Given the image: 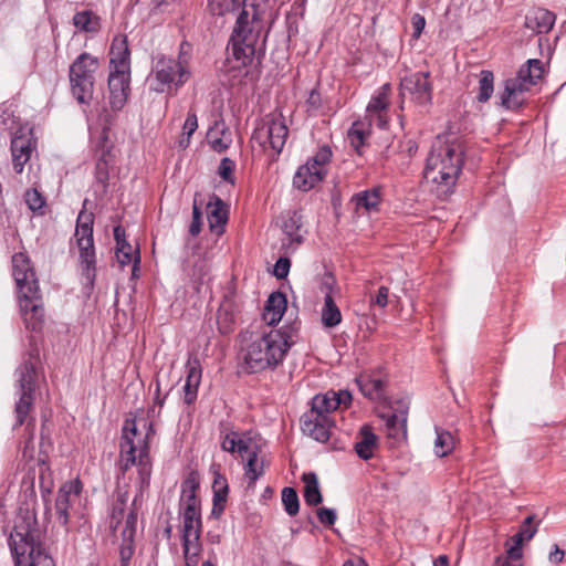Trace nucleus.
Wrapping results in <instances>:
<instances>
[{"instance_id":"nucleus-1","label":"nucleus","mask_w":566,"mask_h":566,"mask_svg":"<svg viewBox=\"0 0 566 566\" xmlns=\"http://www.w3.org/2000/svg\"><path fill=\"white\" fill-rule=\"evenodd\" d=\"M264 0H209L213 15L235 19L230 38L232 57L240 66L249 65L256 52V45L264 29Z\"/></svg>"},{"instance_id":"nucleus-2","label":"nucleus","mask_w":566,"mask_h":566,"mask_svg":"<svg viewBox=\"0 0 566 566\" xmlns=\"http://www.w3.org/2000/svg\"><path fill=\"white\" fill-rule=\"evenodd\" d=\"M292 345L291 334L281 328L251 337L242 347L244 367L250 373L274 370L282 365Z\"/></svg>"},{"instance_id":"nucleus-3","label":"nucleus","mask_w":566,"mask_h":566,"mask_svg":"<svg viewBox=\"0 0 566 566\" xmlns=\"http://www.w3.org/2000/svg\"><path fill=\"white\" fill-rule=\"evenodd\" d=\"M463 165V149L459 142L437 137L431 145L423 170L424 179L447 193L454 185Z\"/></svg>"},{"instance_id":"nucleus-4","label":"nucleus","mask_w":566,"mask_h":566,"mask_svg":"<svg viewBox=\"0 0 566 566\" xmlns=\"http://www.w3.org/2000/svg\"><path fill=\"white\" fill-rule=\"evenodd\" d=\"M198 484L187 479L181 485L182 549L186 566H197L201 552V509L197 497Z\"/></svg>"},{"instance_id":"nucleus-5","label":"nucleus","mask_w":566,"mask_h":566,"mask_svg":"<svg viewBox=\"0 0 566 566\" xmlns=\"http://www.w3.org/2000/svg\"><path fill=\"white\" fill-rule=\"evenodd\" d=\"M130 51L126 35L114 36L109 49L108 103L120 111L130 92Z\"/></svg>"},{"instance_id":"nucleus-6","label":"nucleus","mask_w":566,"mask_h":566,"mask_svg":"<svg viewBox=\"0 0 566 566\" xmlns=\"http://www.w3.org/2000/svg\"><path fill=\"white\" fill-rule=\"evenodd\" d=\"M189 60L190 57L184 52V44L178 57H158L154 62L147 78L149 90L160 94H177L192 75Z\"/></svg>"},{"instance_id":"nucleus-7","label":"nucleus","mask_w":566,"mask_h":566,"mask_svg":"<svg viewBox=\"0 0 566 566\" xmlns=\"http://www.w3.org/2000/svg\"><path fill=\"white\" fill-rule=\"evenodd\" d=\"M12 274L17 284L18 303L25 327L35 328V272L24 253L12 256Z\"/></svg>"},{"instance_id":"nucleus-8","label":"nucleus","mask_w":566,"mask_h":566,"mask_svg":"<svg viewBox=\"0 0 566 566\" xmlns=\"http://www.w3.org/2000/svg\"><path fill=\"white\" fill-rule=\"evenodd\" d=\"M289 137V127L281 113H271L265 115L255 126L251 136L253 150L259 147V151L266 154L275 159L282 153Z\"/></svg>"},{"instance_id":"nucleus-9","label":"nucleus","mask_w":566,"mask_h":566,"mask_svg":"<svg viewBox=\"0 0 566 566\" xmlns=\"http://www.w3.org/2000/svg\"><path fill=\"white\" fill-rule=\"evenodd\" d=\"M137 465L143 478L149 479L147 436L137 431L135 420H126L120 439V469L125 472Z\"/></svg>"},{"instance_id":"nucleus-10","label":"nucleus","mask_w":566,"mask_h":566,"mask_svg":"<svg viewBox=\"0 0 566 566\" xmlns=\"http://www.w3.org/2000/svg\"><path fill=\"white\" fill-rule=\"evenodd\" d=\"M544 74V65L538 59H530L514 78L505 81L502 93V105L517 108L524 103V93L528 92Z\"/></svg>"},{"instance_id":"nucleus-11","label":"nucleus","mask_w":566,"mask_h":566,"mask_svg":"<svg viewBox=\"0 0 566 566\" xmlns=\"http://www.w3.org/2000/svg\"><path fill=\"white\" fill-rule=\"evenodd\" d=\"M98 66V59L86 52L80 54L70 65L71 90L78 103L85 104L92 98Z\"/></svg>"},{"instance_id":"nucleus-12","label":"nucleus","mask_w":566,"mask_h":566,"mask_svg":"<svg viewBox=\"0 0 566 566\" xmlns=\"http://www.w3.org/2000/svg\"><path fill=\"white\" fill-rule=\"evenodd\" d=\"M93 224V213L82 209L77 216L74 239L80 252L83 275L90 284H92L95 277L96 270Z\"/></svg>"},{"instance_id":"nucleus-13","label":"nucleus","mask_w":566,"mask_h":566,"mask_svg":"<svg viewBox=\"0 0 566 566\" xmlns=\"http://www.w3.org/2000/svg\"><path fill=\"white\" fill-rule=\"evenodd\" d=\"M9 546L14 566H35V535L30 523L14 526L10 534Z\"/></svg>"},{"instance_id":"nucleus-14","label":"nucleus","mask_w":566,"mask_h":566,"mask_svg":"<svg viewBox=\"0 0 566 566\" xmlns=\"http://www.w3.org/2000/svg\"><path fill=\"white\" fill-rule=\"evenodd\" d=\"M400 96L409 97L417 105L426 106L432 102L433 86L430 72H413L400 81Z\"/></svg>"},{"instance_id":"nucleus-15","label":"nucleus","mask_w":566,"mask_h":566,"mask_svg":"<svg viewBox=\"0 0 566 566\" xmlns=\"http://www.w3.org/2000/svg\"><path fill=\"white\" fill-rule=\"evenodd\" d=\"M34 370L35 365L32 361V355H29L28 360H25L20 368L18 369L19 375V384L22 391L20 400L15 406V413L18 424H22L25 416L28 415L30 407L33 401V390H34Z\"/></svg>"},{"instance_id":"nucleus-16","label":"nucleus","mask_w":566,"mask_h":566,"mask_svg":"<svg viewBox=\"0 0 566 566\" xmlns=\"http://www.w3.org/2000/svg\"><path fill=\"white\" fill-rule=\"evenodd\" d=\"M389 92L390 85L384 84L376 94L371 97L367 105V118L369 124H376L379 128H386L387 120V108L389 105Z\"/></svg>"},{"instance_id":"nucleus-17","label":"nucleus","mask_w":566,"mask_h":566,"mask_svg":"<svg viewBox=\"0 0 566 566\" xmlns=\"http://www.w3.org/2000/svg\"><path fill=\"white\" fill-rule=\"evenodd\" d=\"M302 430L318 442L329 439L332 421L328 416H319L315 412H305L301 418Z\"/></svg>"},{"instance_id":"nucleus-18","label":"nucleus","mask_w":566,"mask_h":566,"mask_svg":"<svg viewBox=\"0 0 566 566\" xmlns=\"http://www.w3.org/2000/svg\"><path fill=\"white\" fill-rule=\"evenodd\" d=\"M81 489L82 485L78 480L69 481L61 486L54 504L60 524H67L70 504L78 496Z\"/></svg>"},{"instance_id":"nucleus-19","label":"nucleus","mask_w":566,"mask_h":566,"mask_svg":"<svg viewBox=\"0 0 566 566\" xmlns=\"http://www.w3.org/2000/svg\"><path fill=\"white\" fill-rule=\"evenodd\" d=\"M260 447L256 443L242 454L244 475L249 480V485H254L259 478L264 473V459L260 457Z\"/></svg>"},{"instance_id":"nucleus-20","label":"nucleus","mask_w":566,"mask_h":566,"mask_svg":"<svg viewBox=\"0 0 566 566\" xmlns=\"http://www.w3.org/2000/svg\"><path fill=\"white\" fill-rule=\"evenodd\" d=\"M228 207L217 196H213L207 205L209 227L216 234H221L228 221Z\"/></svg>"},{"instance_id":"nucleus-21","label":"nucleus","mask_w":566,"mask_h":566,"mask_svg":"<svg viewBox=\"0 0 566 566\" xmlns=\"http://www.w3.org/2000/svg\"><path fill=\"white\" fill-rule=\"evenodd\" d=\"M555 24V14L546 9L536 8L525 17V27L537 34L548 33Z\"/></svg>"},{"instance_id":"nucleus-22","label":"nucleus","mask_w":566,"mask_h":566,"mask_svg":"<svg viewBox=\"0 0 566 566\" xmlns=\"http://www.w3.org/2000/svg\"><path fill=\"white\" fill-rule=\"evenodd\" d=\"M407 417L408 405L401 401L399 409L386 417V428L389 437L396 440L407 437Z\"/></svg>"},{"instance_id":"nucleus-23","label":"nucleus","mask_w":566,"mask_h":566,"mask_svg":"<svg viewBox=\"0 0 566 566\" xmlns=\"http://www.w3.org/2000/svg\"><path fill=\"white\" fill-rule=\"evenodd\" d=\"M325 176L317 170L313 165L306 161L296 170L293 185L302 191H308L323 180Z\"/></svg>"},{"instance_id":"nucleus-24","label":"nucleus","mask_w":566,"mask_h":566,"mask_svg":"<svg viewBox=\"0 0 566 566\" xmlns=\"http://www.w3.org/2000/svg\"><path fill=\"white\" fill-rule=\"evenodd\" d=\"M286 304L287 302L284 294L280 292L270 294L262 313L263 321L269 326L277 324L282 319Z\"/></svg>"},{"instance_id":"nucleus-25","label":"nucleus","mask_w":566,"mask_h":566,"mask_svg":"<svg viewBox=\"0 0 566 566\" xmlns=\"http://www.w3.org/2000/svg\"><path fill=\"white\" fill-rule=\"evenodd\" d=\"M187 375L184 385L185 402L191 405L197 399L198 387L201 381V367L197 359L188 361Z\"/></svg>"},{"instance_id":"nucleus-26","label":"nucleus","mask_w":566,"mask_h":566,"mask_svg":"<svg viewBox=\"0 0 566 566\" xmlns=\"http://www.w3.org/2000/svg\"><path fill=\"white\" fill-rule=\"evenodd\" d=\"M377 443V436L373 432L369 426L365 424L358 432L354 449L360 459L369 460L374 455V450L376 449Z\"/></svg>"},{"instance_id":"nucleus-27","label":"nucleus","mask_w":566,"mask_h":566,"mask_svg":"<svg viewBox=\"0 0 566 566\" xmlns=\"http://www.w3.org/2000/svg\"><path fill=\"white\" fill-rule=\"evenodd\" d=\"M352 201L358 213L377 212L381 201L380 191L377 188L360 191L353 197Z\"/></svg>"},{"instance_id":"nucleus-28","label":"nucleus","mask_w":566,"mask_h":566,"mask_svg":"<svg viewBox=\"0 0 566 566\" xmlns=\"http://www.w3.org/2000/svg\"><path fill=\"white\" fill-rule=\"evenodd\" d=\"M356 382L363 395L370 399L379 398L382 395L385 381L377 374L363 373L356 378Z\"/></svg>"},{"instance_id":"nucleus-29","label":"nucleus","mask_w":566,"mask_h":566,"mask_svg":"<svg viewBox=\"0 0 566 566\" xmlns=\"http://www.w3.org/2000/svg\"><path fill=\"white\" fill-rule=\"evenodd\" d=\"M30 140L23 136H14L11 140L13 168L18 174L23 171L24 164L30 159Z\"/></svg>"},{"instance_id":"nucleus-30","label":"nucleus","mask_w":566,"mask_h":566,"mask_svg":"<svg viewBox=\"0 0 566 566\" xmlns=\"http://www.w3.org/2000/svg\"><path fill=\"white\" fill-rule=\"evenodd\" d=\"M38 471L40 475L45 514H49L51 512V507L49 506L48 495L51 493L54 486V473L51 470L49 461L42 458H38Z\"/></svg>"},{"instance_id":"nucleus-31","label":"nucleus","mask_w":566,"mask_h":566,"mask_svg":"<svg viewBox=\"0 0 566 566\" xmlns=\"http://www.w3.org/2000/svg\"><path fill=\"white\" fill-rule=\"evenodd\" d=\"M321 321L325 328H334L342 323V313L335 303L331 292L324 296V304L321 308Z\"/></svg>"},{"instance_id":"nucleus-32","label":"nucleus","mask_w":566,"mask_h":566,"mask_svg":"<svg viewBox=\"0 0 566 566\" xmlns=\"http://www.w3.org/2000/svg\"><path fill=\"white\" fill-rule=\"evenodd\" d=\"M73 24L81 32L96 33L101 29V19L93 11L84 10L74 14Z\"/></svg>"},{"instance_id":"nucleus-33","label":"nucleus","mask_w":566,"mask_h":566,"mask_svg":"<svg viewBox=\"0 0 566 566\" xmlns=\"http://www.w3.org/2000/svg\"><path fill=\"white\" fill-rule=\"evenodd\" d=\"M137 528V514L135 512H129L124 522V527L120 531V535L123 537V542L127 544V553L126 549L123 548L120 554L123 559H128L132 554V544L136 534Z\"/></svg>"},{"instance_id":"nucleus-34","label":"nucleus","mask_w":566,"mask_h":566,"mask_svg":"<svg viewBox=\"0 0 566 566\" xmlns=\"http://www.w3.org/2000/svg\"><path fill=\"white\" fill-rule=\"evenodd\" d=\"M371 124H366L361 120L354 122L350 126L347 138L349 144L355 148V150L359 154L360 148L365 145L367 137L369 135V126Z\"/></svg>"},{"instance_id":"nucleus-35","label":"nucleus","mask_w":566,"mask_h":566,"mask_svg":"<svg viewBox=\"0 0 566 566\" xmlns=\"http://www.w3.org/2000/svg\"><path fill=\"white\" fill-rule=\"evenodd\" d=\"M250 439L239 437L238 432L231 431L226 434L221 442V448L227 452H238L240 457L248 452V449L252 446Z\"/></svg>"},{"instance_id":"nucleus-36","label":"nucleus","mask_w":566,"mask_h":566,"mask_svg":"<svg viewBox=\"0 0 566 566\" xmlns=\"http://www.w3.org/2000/svg\"><path fill=\"white\" fill-rule=\"evenodd\" d=\"M305 483L304 500L307 505H317L323 501V496L319 491L318 481L314 473H305L303 475Z\"/></svg>"},{"instance_id":"nucleus-37","label":"nucleus","mask_w":566,"mask_h":566,"mask_svg":"<svg viewBox=\"0 0 566 566\" xmlns=\"http://www.w3.org/2000/svg\"><path fill=\"white\" fill-rule=\"evenodd\" d=\"M455 446L454 437L439 427H436L434 453L442 458L452 452Z\"/></svg>"},{"instance_id":"nucleus-38","label":"nucleus","mask_w":566,"mask_h":566,"mask_svg":"<svg viewBox=\"0 0 566 566\" xmlns=\"http://www.w3.org/2000/svg\"><path fill=\"white\" fill-rule=\"evenodd\" d=\"M333 410H336L334 403V391H327L314 396L312 399V408L308 412H315L319 416H328Z\"/></svg>"},{"instance_id":"nucleus-39","label":"nucleus","mask_w":566,"mask_h":566,"mask_svg":"<svg viewBox=\"0 0 566 566\" xmlns=\"http://www.w3.org/2000/svg\"><path fill=\"white\" fill-rule=\"evenodd\" d=\"M115 256L120 268L133 263V274L135 275V272L138 269L139 256L138 254H135V251L129 243H120V245H117Z\"/></svg>"},{"instance_id":"nucleus-40","label":"nucleus","mask_w":566,"mask_h":566,"mask_svg":"<svg viewBox=\"0 0 566 566\" xmlns=\"http://www.w3.org/2000/svg\"><path fill=\"white\" fill-rule=\"evenodd\" d=\"M494 91V75L491 71L483 70L479 78V94L478 101L481 103L488 102Z\"/></svg>"},{"instance_id":"nucleus-41","label":"nucleus","mask_w":566,"mask_h":566,"mask_svg":"<svg viewBox=\"0 0 566 566\" xmlns=\"http://www.w3.org/2000/svg\"><path fill=\"white\" fill-rule=\"evenodd\" d=\"M213 510L212 513L217 512V506L220 505L219 511L223 510V504L227 501L228 484L223 476L218 475L213 482Z\"/></svg>"},{"instance_id":"nucleus-42","label":"nucleus","mask_w":566,"mask_h":566,"mask_svg":"<svg viewBox=\"0 0 566 566\" xmlns=\"http://www.w3.org/2000/svg\"><path fill=\"white\" fill-rule=\"evenodd\" d=\"M282 503L285 512L290 516H294L298 513L300 501L297 493L293 488H284L282 490Z\"/></svg>"},{"instance_id":"nucleus-43","label":"nucleus","mask_w":566,"mask_h":566,"mask_svg":"<svg viewBox=\"0 0 566 566\" xmlns=\"http://www.w3.org/2000/svg\"><path fill=\"white\" fill-rule=\"evenodd\" d=\"M512 545H510L506 549L507 560H504L501 557L496 558V564L499 566H504L506 563L511 566H517L515 562H518L522 558V545L520 541L515 539L514 537L511 538Z\"/></svg>"},{"instance_id":"nucleus-44","label":"nucleus","mask_w":566,"mask_h":566,"mask_svg":"<svg viewBox=\"0 0 566 566\" xmlns=\"http://www.w3.org/2000/svg\"><path fill=\"white\" fill-rule=\"evenodd\" d=\"M332 158V150L329 147L324 146L318 149V151L310 158L307 161L313 165L317 170L325 176L326 175V165L329 163Z\"/></svg>"},{"instance_id":"nucleus-45","label":"nucleus","mask_w":566,"mask_h":566,"mask_svg":"<svg viewBox=\"0 0 566 566\" xmlns=\"http://www.w3.org/2000/svg\"><path fill=\"white\" fill-rule=\"evenodd\" d=\"M533 517L528 516L521 526V530L513 536L515 539L523 543L530 541L535 535L537 528L532 524Z\"/></svg>"},{"instance_id":"nucleus-46","label":"nucleus","mask_w":566,"mask_h":566,"mask_svg":"<svg viewBox=\"0 0 566 566\" xmlns=\"http://www.w3.org/2000/svg\"><path fill=\"white\" fill-rule=\"evenodd\" d=\"M208 140L211 148L219 153L226 150L231 143V139L226 132H222L221 137L216 136V133L213 132L209 133Z\"/></svg>"},{"instance_id":"nucleus-47","label":"nucleus","mask_w":566,"mask_h":566,"mask_svg":"<svg viewBox=\"0 0 566 566\" xmlns=\"http://www.w3.org/2000/svg\"><path fill=\"white\" fill-rule=\"evenodd\" d=\"M234 163L233 160H231L230 158H223L219 165V176L226 180V181H229L230 184H233L234 182V179H233V170H234Z\"/></svg>"},{"instance_id":"nucleus-48","label":"nucleus","mask_w":566,"mask_h":566,"mask_svg":"<svg viewBox=\"0 0 566 566\" xmlns=\"http://www.w3.org/2000/svg\"><path fill=\"white\" fill-rule=\"evenodd\" d=\"M318 521L327 526L336 522V512L333 509L319 507L316 512Z\"/></svg>"},{"instance_id":"nucleus-49","label":"nucleus","mask_w":566,"mask_h":566,"mask_svg":"<svg viewBox=\"0 0 566 566\" xmlns=\"http://www.w3.org/2000/svg\"><path fill=\"white\" fill-rule=\"evenodd\" d=\"M389 289L387 286H380L377 294L370 297V305L379 306L381 308L388 305Z\"/></svg>"},{"instance_id":"nucleus-50","label":"nucleus","mask_w":566,"mask_h":566,"mask_svg":"<svg viewBox=\"0 0 566 566\" xmlns=\"http://www.w3.org/2000/svg\"><path fill=\"white\" fill-rule=\"evenodd\" d=\"M201 211L195 201L192 207V221L189 227L190 234L193 237L198 235L201 231Z\"/></svg>"},{"instance_id":"nucleus-51","label":"nucleus","mask_w":566,"mask_h":566,"mask_svg":"<svg viewBox=\"0 0 566 566\" xmlns=\"http://www.w3.org/2000/svg\"><path fill=\"white\" fill-rule=\"evenodd\" d=\"M291 262L287 258H280L275 264L273 273L277 279H285L289 274Z\"/></svg>"},{"instance_id":"nucleus-52","label":"nucleus","mask_w":566,"mask_h":566,"mask_svg":"<svg viewBox=\"0 0 566 566\" xmlns=\"http://www.w3.org/2000/svg\"><path fill=\"white\" fill-rule=\"evenodd\" d=\"M166 397L160 396V387L159 384H156V391H155V399H154V406L149 409V413L151 417L159 416L160 410L165 403Z\"/></svg>"},{"instance_id":"nucleus-53","label":"nucleus","mask_w":566,"mask_h":566,"mask_svg":"<svg viewBox=\"0 0 566 566\" xmlns=\"http://www.w3.org/2000/svg\"><path fill=\"white\" fill-rule=\"evenodd\" d=\"M352 402V394L348 390L334 391V403L336 409L347 407Z\"/></svg>"},{"instance_id":"nucleus-54","label":"nucleus","mask_w":566,"mask_h":566,"mask_svg":"<svg viewBox=\"0 0 566 566\" xmlns=\"http://www.w3.org/2000/svg\"><path fill=\"white\" fill-rule=\"evenodd\" d=\"M411 24L413 28V36L418 39L426 27V19L423 15L416 13L411 18Z\"/></svg>"},{"instance_id":"nucleus-55","label":"nucleus","mask_w":566,"mask_h":566,"mask_svg":"<svg viewBox=\"0 0 566 566\" xmlns=\"http://www.w3.org/2000/svg\"><path fill=\"white\" fill-rule=\"evenodd\" d=\"M124 516V503L122 502L119 506H114L112 516H111V527L116 532L120 524V518Z\"/></svg>"},{"instance_id":"nucleus-56","label":"nucleus","mask_w":566,"mask_h":566,"mask_svg":"<svg viewBox=\"0 0 566 566\" xmlns=\"http://www.w3.org/2000/svg\"><path fill=\"white\" fill-rule=\"evenodd\" d=\"M197 128V115L195 113H189L184 124V133L187 134L188 137H190L196 132Z\"/></svg>"},{"instance_id":"nucleus-57","label":"nucleus","mask_w":566,"mask_h":566,"mask_svg":"<svg viewBox=\"0 0 566 566\" xmlns=\"http://www.w3.org/2000/svg\"><path fill=\"white\" fill-rule=\"evenodd\" d=\"M321 102H322L321 94L317 91L312 90L308 93V96L306 99L307 111H316L321 106Z\"/></svg>"},{"instance_id":"nucleus-58","label":"nucleus","mask_w":566,"mask_h":566,"mask_svg":"<svg viewBox=\"0 0 566 566\" xmlns=\"http://www.w3.org/2000/svg\"><path fill=\"white\" fill-rule=\"evenodd\" d=\"M38 566H55L53 558L40 549L38 544Z\"/></svg>"},{"instance_id":"nucleus-59","label":"nucleus","mask_w":566,"mask_h":566,"mask_svg":"<svg viewBox=\"0 0 566 566\" xmlns=\"http://www.w3.org/2000/svg\"><path fill=\"white\" fill-rule=\"evenodd\" d=\"M22 457L27 461H32L33 458H34V447H33V442H32V437L31 436L29 437V439L24 443L23 451H22Z\"/></svg>"},{"instance_id":"nucleus-60","label":"nucleus","mask_w":566,"mask_h":566,"mask_svg":"<svg viewBox=\"0 0 566 566\" xmlns=\"http://www.w3.org/2000/svg\"><path fill=\"white\" fill-rule=\"evenodd\" d=\"M25 203L32 212H35V188L28 189L25 192Z\"/></svg>"},{"instance_id":"nucleus-61","label":"nucleus","mask_w":566,"mask_h":566,"mask_svg":"<svg viewBox=\"0 0 566 566\" xmlns=\"http://www.w3.org/2000/svg\"><path fill=\"white\" fill-rule=\"evenodd\" d=\"M114 239L116 241V247L120 245V243H128L126 241L125 230L120 226H116L114 228Z\"/></svg>"},{"instance_id":"nucleus-62","label":"nucleus","mask_w":566,"mask_h":566,"mask_svg":"<svg viewBox=\"0 0 566 566\" xmlns=\"http://www.w3.org/2000/svg\"><path fill=\"white\" fill-rule=\"evenodd\" d=\"M564 558V552L555 546L554 551L549 553V560L552 563H559Z\"/></svg>"},{"instance_id":"nucleus-63","label":"nucleus","mask_w":566,"mask_h":566,"mask_svg":"<svg viewBox=\"0 0 566 566\" xmlns=\"http://www.w3.org/2000/svg\"><path fill=\"white\" fill-rule=\"evenodd\" d=\"M36 200H38V216L44 214L45 213L44 209L46 208L45 199L38 192Z\"/></svg>"},{"instance_id":"nucleus-64","label":"nucleus","mask_w":566,"mask_h":566,"mask_svg":"<svg viewBox=\"0 0 566 566\" xmlns=\"http://www.w3.org/2000/svg\"><path fill=\"white\" fill-rule=\"evenodd\" d=\"M433 566H449V559L446 555H441L434 559Z\"/></svg>"}]
</instances>
